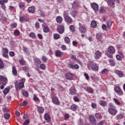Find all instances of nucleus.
Instances as JSON below:
<instances>
[{
  "label": "nucleus",
  "instance_id": "f257e3e1",
  "mask_svg": "<svg viewBox=\"0 0 125 125\" xmlns=\"http://www.w3.org/2000/svg\"><path fill=\"white\" fill-rule=\"evenodd\" d=\"M115 53V48L113 46L108 47V50L105 51V54L109 58H113V54Z\"/></svg>",
  "mask_w": 125,
  "mask_h": 125
},
{
  "label": "nucleus",
  "instance_id": "f03ea898",
  "mask_svg": "<svg viewBox=\"0 0 125 125\" xmlns=\"http://www.w3.org/2000/svg\"><path fill=\"white\" fill-rule=\"evenodd\" d=\"M15 84L16 89V90H17V91H19L20 89H22V88L24 87V82L23 81L19 83H18V82L17 81L15 83Z\"/></svg>",
  "mask_w": 125,
  "mask_h": 125
},
{
  "label": "nucleus",
  "instance_id": "7ed1b4c3",
  "mask_svg": "<svg viewBox=\"0 0 125 125\" xmlns=\"http://www.w3.org/2000/svg\"><path fill=\"white\" fill-rule=\"evenodd\" d=\"M89 65L93 71H98L99 67L96 63L93 62H90Z\"/></svg>",
  "mask_w": 125,
  "mask_h": 125
},
{
  "label": "nucleus",
  "instance_id": "20e7f679",
  "mask_svg": "<svg viewBox=\"0 0 125 125\" xmlns=\"http://www.w3.org/2000/svg\"><path fill=\"white\" fill-rule=\"evenodd\" d=\"M114 90L118 95L122 96L124 94V92H123V90L121 89L120 86H117L114 87Z\"/></svg>",
  "mask_w": 125,
  "mask_h": 125
},
{
  "label": "nucleus",
  "instance_id": "39448f33",
  "mask_svg": "<svg viewBox=\"0 0 125 125\" xmlns=\"http://www.w3.org/2000/svg\"><path fill=\"white\" fill-rule=\"evenodd\" d=\"M108 113L112 116H116L117 113H118V110L114 108H108Z\"/></svg>",
  "mask_w": 125,
  "mask_h": 125
},
{
  "label": "nucleus",
  "instance_id": "423d86ee",
  "mask_svg": "<svg viewBox=\"0 0 125 125\" xmlns=\"http://www.w3.org/2000/svg\"><path fill=\"white\" fill-rule=\"evenodd\" d=\"M91 7L94 11H97V10H98L99 9V6L98 5V4L95 2H93L91 4Z\"/></svg>",
  "mask_w": 125,
  "mask_h": 125
},
{
  "label": "nucleus",
  "instance_id": "0eeeda50",
  "mask_svg": "<svg viewBox=\"0 0 125 125\" xmlns=\"http://www.w3.org/2000/svg\"><path fill=\"white\" fill-rule=\"evenodd\" d=\"M0 81L2 82L3 85H5L7 83V78L2 75H1L0 76Z\"/></svg>",
  "mask_w": 125,
  "mask_h": 125
},
{
  "label": "nucleus",
  "instance_id": "6e6552de",
  "mask_svg": "<svg viewBox=\"0 0 125 125\" xmlns=\"http://www.w3.org/2000/svg\"><path fill=\"white\" fill-rule=\"evenodd\" d=\"M52 102L55 105H60V102L58 100V98L56 96L52 97Z\"/></svg>",
  "mask_w": 125,
  "mask_h": 125
},
{
  "label": "nucleus",
  "instance_id": "1a4fd4ad",
  "mask_svg": "<svg viewBox=\"0 0 125 125\" xmlns=\"http://www.w3.org/2000/svg\"><path fill=\"white\" fill-rule=\"evenodd\" d=\"M79 32H80L81 34H85L86 33V27H85V25L80 26Z\"/></svg>",
  "mask_w": 125,
  "mask_h": 125
},
{
  "label": "nucleus",
  "instance_id": "9d476101",
  "mask_svg": "<svg viewBox=\"0 0 125 125\" xmlns=\"http://www.w3.org/2000/svg\"><path fill=\"white\" fill-rule=\"evenodd\" d=\"M69 94L71 95H77V89L74 87H71L69 89Z\"/></svg>",
  "mask_w": 125,
  "mask_h": 125
},
{
  "label": "nucleus",
  "instance_id": "9b49d317",
  "mask_svg": "<svg viewBox=\"0 0 125 125\" xmlns=\"http://www.w3.org/2000/svg\"><path fill=\"white\" fill-rule=\"evenodd\" d=\"M65 31V28L63 25H60L58 27V32L59 34H63Z\"/></svg>",
  "mask_w": 125,
  "mask_h": 125
},
{
  "label": "nucleus",
  "instance_id": "f8f14e48",
  "mask_svg": "<svg viewBox=\"0 0 125 125\" xmlns=\"http://www.w3.org/2000/svg\"><path fill=\"white\" fill-rule=\"evenodd\" d=\"M44 120H46V122H47V123H50L51 119L50 118V116H49V114L48 113H45L44 115Z\"/></svg>",
  "mask_w": 125,
  "mask_h": 125
},
{
  "label": "nucleus",
  "instance_id": "ddd939ff",
  "mask_svg": "<svg viewBox=\"0 0 125 125\" xmlns=\"http://www.w3.org/2000/svg\"><path fill=\"white\" fill-rule=\"evenodd\" d=\"M90 119V123H92L93 124V125H96V119H95V117H94V116L91 115L89 117Z\"/></svg>",
  "mask_w": 125,
  "mask_h": 125
},
{
  "label": "nucleus",
  "instance_id": "4468645a",
  "mask_svg": "<svg viewBox=\"0 0 125 125\" xmlns=\"http://www.w3.org/2000/svg\"><path fill=\"white\" fill-rule=\"evenodd\" d=\"M115 73L118 76L119 78H123V77H124V73H123L122 71L115 70Z\"/></svg>",
  "mask_w": 125,
  "mask_h": 125
},
{
  "label": "nucleus",
  "instance_id": "2eb2a0df",
  "mask_svg": "<svg viewBox=\"0 0 125 125\" xmlns=\"http://www.w3.org/2000/svg\"><path fill=\"white\" fill-rule=\"evenodd\" d=\"M55 52L56 57H61L63 55V52L59 50H56Z\"/></svg>",
  "mask_w": 125,
  "mask_h": 125
},
{
  "label": "nucleus",
  "instance_id": "dca6fc26",
  "mask_svg": "<svg viewBox=\"0 0 125 125\" xmlns=\"http://www.w3.org/2000/svg\"><path fill=\"white\" fill-rule=\"evenodd\" d=\"M64 19L65 22H66V23H68V24H71L72 23V21H73V20H72V18L69 16L66 17L65 18H64Z\"/></svg>",
  "mask_w": 125,
  "mask_h": 125
},
{
  "label": "nucleus",
  "instance_id": "f3484780",
  "mask_svg": "<svg viewBox=\"0 0 125 125\" xmlns=\"http://www.w3.org/2000/svg\"><path fill=\"white\" fill-rule=\"evenodd\" d=\"M107 4L110 7H115V2H114V0H108Z\"/></svg>",
  "mask_w": 125,
  "mask_h": 125
},
{
  "label": "nucleus",
  "instance_id": "a211bd4d",
  "mask_svg": "<svg viewBox=\"0 0 125 125\" xmlns=\"http://www.w3.org/2000/svg\"><path fill=\"white\" fill-rule=\"evenodd\" d=\"M71 60H73V61H76V62H78V63H79V64H81L82 63L81 62V61L79 59H77V57L76 56L72 55L71 57Z\"/></svg>",
  "mask_w": 125,
  "mask_h": 125
},
{
  "label": "nucleus",
  "instance_id": "6ab92c4d",
  "mask_svg": "<svg viewBox=\"0 0 125 125\" xmlns=\"http://www.w3.org/2000/svg\"><path fill=\"white\" fill-rule=\"evenodd\" d=\"M95 59H99V58H100V56H101V52L99 51H97L95 52Z\"/></svg>",
  "mask_w": 125,
  "mask_h": 125
},
{
  "label": "nucleus",
  "instance_id": "aec40b11",
  "mask_svg": "<svg viewBox=\"0 0 125 125\" xmlns=\"http://www.w3.org/2000/svg\"><path fill=\"white\" fill-rule=\"evenodd\" d=\"M65 78L67 79V80H72L73 78V74L71 73H67L65 75Z\"/></svg>",
  "mask_w": 125,
  "mask_h": 125
},
{
  "label": "nucleus",
  "instance_id": "412c9836",
  "mask_svg": "<svg viewBox=\"0 0 125 125\" xmlns=\"http://www.w3.org/2000/svg\"><path fill=\"white\" fill-rule=\"evenodd\" d=\"M107 10V8L104 6H102L100 9V14L105 13Z\"/></svg>",
  "mask_w": 125,
  "mask_h": 125
},
{
  "label": "nucleus",
  "instance_id": "4be33fe9",
  "mask_svg": "<svg viewBox=\"0 0 125 125\" xmlns=\"http://www.w3.org/2000/svg\"><path fill=\"white\" fill-rule=\"evenodd\" d=\"M38 111L39 114H43L44 112V108L42 106H38Z\"/></svg>",
  "mask_w": 125,
  "mask_h": 125
},
{
  "label": "nucleus",
  "instance_id": "5701e85b",
  "mask_svg": "<svg viewBox=\"0 0 125 125\" xmlns=\"http://www.w3.org/2000/svg\"><path fill=\"white\" fill-rule=\"evenodd\" d=\"M99 104L101 106H103V107H105V106L107 105V102L104 100H101L99 102Z\"/></svg>",
  "mask_w": 125,
  "mask_h": 125
},
{
  "label": "nucleus",
  "instance_id": "b1692460",
  "mask_svg": "<svg viewBox=\"0 0 125 125\" xmlns=\"http://www.w3.org/2000/svg\"><path fill=\"white\" fill-rule=\"evenodd\" d=\"M97 39L98 41H102L103 39V35L102 33H98L96 34Z\"/></svg>",
  "mask_w": 125,
  "mask_h": 125
},
{
  "label": "nucleus",
  "instance_id": "393cba45",
  "mask_svg": "<svg viewBox=\"0 0 125 125\" xmlns=\"http://www.w3.org/2000/svg\"><path fill=\"white\" fill-rule=\"evenodd\" d=\"M96 26H97V22H96V21H92L91 22V27H92V28H96Z\"/></svg>",
  "mask_w": 125,
  "mask_h": 125
},
{
  "label": "nucleus",
  "instance_id": "a878e982",
  "mask_svg": "<svg viewBox=\"0 0 125 125\" xmlns=\"http://www.w3.org/2000/svg\"><path fill=\"white\" fill-rule=\"evenodd\" d=\"M108 61L110 66H112V67H114V66H116V62H115V61H114V60L109 59Z\"/></svg>",
  "mask_w": 125,
  "mask_h": 125
},
{
  "label": "nucleus",
  "instance_id": "bb28decb",
  "mask_svg": "<svg viewBox=\"0 0 125 125\" xmlns=\"http://www.w3.org/2000/svg\"><path fill=\"white\" fill-rule=\"evenodd\" d=\"M12 73L14 76H17V70L16 69V66L12 67Z\"/></svg>",
  "mask_w": 125,
  "mask_h": 125
},
{
  "label": "nucleus",
  "instance_id": "cd10ccee",
  "mask_svg": "<svg viewBox=\"0 0 125 125\" xmlns=\"http://www.w3.org/2000/svg\"><path fill=\"white\" fill-rule=\"evenodd\" d=\"M70 109H71L72 111H76L78 110V106L76 104H72L71 105Z\"/></svg>",
  "mask_w": 125,
  "mask_h": 125
},
{
  "label": "nucleus",
  "instance_id": "c85d7f7f",
  "mask_svg": "<svg viewBox=\"0 0 125 125\" xmlns=\"http://www.w3.org/2000/svg\"><path fill=\"white\" fill-rule=\"evenodd\" d=\"M56 21L57 23H62V21H63V19L61 16H58L56 18Z\"/></svg>",
  "mask_w": 125,
  "mask_h": 125
},
{
  "label": "nucleus",
  "instance_id": "c756f323",
  "mask_svg": "<svg viewBox=\"0 0 125 125\" xmlns=\"http://www.w3.org/2000/svg\"><path fill=\"white\" fill-rule=\"evenodd\" d=\"M86 91L88 93H93V89L90 87H87L86 89Z\"/></svg>",
  "mask_w": 125,
  "mask_h": 125
},
{
  "label": "nucleus",
  "instance_id": "7c9ffc66",
  "mask_svg": "<svg viewBox=\"0 0 125 125\" xmlns=\"http://www.w3.org/2000/svg\"><path fill=\"white\" fill-rule=\"evenodd\" d=\"M43 31L44 33H49V32H50V29L49 27L44 26L43 29Z\"/></svg>",
  "mask_w": 125,
  "mask_h": 125
},
{
  "label": "nucleus",
  "instance_id": "2f4dec72",
  "mask_svg": "<svg viewBox=\"0 0 125 125\" xmlns=\"http://www.w3.org/2000/svg\"><path fill=\"white\" fill-rule=\"evenodd\" d=\"M124 116H125V114L124 113H122V114H118L117 116V120H122V119H123Z\"/></svg>",
  "mask_w": 125,
  "mask_h": 125
},
{
  "label": "nucleus",
  "instance_id": "473e14b6",
  "mask_svg": "<svg viewBox=\"0 0 125 125\" xmlns=\"http://www.w3.org/2000/svg\"><path fill=\"white\" fill-rule=\"evenodd\" d=\"M95 118H96L97 120H100L102 119V116H101V114L99 113H96L95 115Z\"/></svg>",
  "mask_w": 125,
  "mask_h": 125
},
{
  "label": "nucleus",
  "instance_id": "72a5a7b5",
  "mask_svg": "<svg viewBox=\"0 0 125 125\" xmlns=\"http://www.w3.org/2000/svg\"><path fill=\"white\" fill-rule=\"evenodd\" d=\"M34 62H35V64H36V65H40V64H42V61H41L39 59H35L34 60Z\"/></svg>",
  "mask_w": 125,
  "mask_h": 125
},
{
  "label": "nucleus",
  "instance_id": "f704fd0d",
  "mask_svg": "<svg viewBox=\"0 0 125 125\" xmlns=\"http://www.w3.org/2000/svg\"><path fill=\"white\" fill-rule=\"evenodd\" d=\"M4 3H6L5 2H2L1 3L0 2V4H1V8L3 9V10L5 11V10H6V9H5L6 8V7H5V5L4 4Z\"/></svg>",
  "mask_w": 125,
  "mask_h": 125
},
{
  "label": "nucleus",
  "instance_id": "c9c22d12",
  "mask_svg": "<svg viewBox=\"0 0 125 125\" xmlns=\"http://www.w3.org/2000/svg\"><path fill=\"white\" fill-rule=\"evenodd\" d=\"M54 40H58L60 39V35L57 33L54 34Z\"/></svg>",
  "mask_w": 125,
  "mask_h": 125
},
{
  "label": "nucleus",
  "instance_id": "e433bc0d",
  "mask_svg": "<svg viewBox=\"0 0 125 125\" xmlns=\"http://www.w3.org/2000/svg\"><path fill=\"white\" fill-rule=\"evenodd\" d=\"M33 100L35 101V102H38V101H40V99L37 96V95L34 94Z\"/></svg>",
  "mask_w": 125,
  "mask_h": 125
},
{
  "label": "nucleus",
  "instance_id": "4c0bfd02",
  "mask_svg": "<svg viewBox=\"0 0 125 125\" xmlns=\"http://www.w3.org/2000/svg\"><path fill=\"white\" fill-rule=\"evenodd\" d=\"M42 60L44 62V63H46V62L47 60H48V59L45 56H42Z\"/></svg>",
  "mask_w": 125,
  "mask_h": 125
},
{
  "label": "nucleus",
  "instance_id": "58836bf2",
  "mask_svg": "<svg viewBox=\"0 0 125 125\" xmlns=\"http://www.w3.org/2000/svg\"><path fill=\"white\" fill-rule=\"evenodd\" d=\"M113 100L114 102L117 104V105H119V106L122 105V104L119 101V100L116 98H114Z\"/></svg>",
  "mask_w": 125,
  "mask_h": 125
},
{
  "label": "nucleus",
  "instance_id": "ea45409f",
  "mask_svg": "<svg viewBox=\"0 0 125 125\" xmlns=\"http://www.w3.org/2000/svg\"><path fill=\"white\" fill-rule=\"evenodd\" d=\"M19 62L22 66H24V65H25V63H26V62L23 59L20 60Z\"/></svg>",
  "mask_w": 125,
  "mask_h": 125
},
{
  "label": "nucleus",
  "instance_id": "a19ab883",
  "mask_svg": "<svg viewBox=\"0 0 125 125\" xmlns=\"http://www.w3.org/2000/svg\"><path fill=\"white\" fill-rule=\"evenodd\" d=\"M70 14L73 17H76V15H77V12L73 10L71 11Z\"/></svg>",
  "mask_w": 125,
  "mask_h": 125
},
{
  "label": "nucleus",
  "instance_id": "79ce46f5",
  "mask_svg": "<svg viewBox=\"0 0 125 125\" xmlns=\"http://www.w3.org/2000/svg\"><path fill=\"white\" fill-rule=\"evenodd\" d=\"M64 42L66 43H69L70 42V38L68 37H65L64 38Z\"/></svg>",
  "mask_w": 125,
  "mask_h": 125
},
{
  "label": "nucleus",
  "instance_id": "37998d69",
  "mask_svg": "<svg viewBox=\"0 0 125 125\" xmlns=\"http://www.w3.org/2000/svg\"><path fill=\"white\" fill-rule=\"evenodd\" d=\"M69 29H70V31H71V32H72L73 33L74 32H75V26H74V25H70Z\"/></svg>",
  "mask_w": 125,
  "mask_h": 125
},
{
  "label": "nucleus",
  "instance_id": "c03bdc74",
  "mask_svg": "<svg viewBox=\"0 0 125 125\" xmlns=\"http://www.w3.org/2000/svg\"><path fill=\"white\" fill-rule=\"evenodd\" d=\"M3 68H4V64L2 61L0 60V69H3Z\"/></svg>",
  "mask_w": 125,
  "mask_h": 125
},
{
  "label": "nucleus",
  "instance_id": "a18cd8bd",
  "mask_svg": "<svg viewBox=\"0 0 125 125\" xmlns=\"http://www.w3.org/2000/svg\"><path fill=\"white\" fill-rule=\"evenodd\" d=\"M26 17H21L20 18V22H23L24 21H26Z\"/></svg>",
  "mask_w": 125,
  "mask_h": 125
},
{
  "label": "nucleus",
  "instance_id": "49530a36",
  "mask_svg": "<svg viewBox=\"0 0 125 125\" xmlns=\"http://www.w3.org/2000/svg\"><path fill=\"white\" fill-rule=\"evenodd\" d=\"M69 17V13L68 12V11H65L63 13V18H65L66 17Z\"/></svg>",
  "mask_w": 125,
  "mask_h": 125
},
{
  "label": "nucleus",
  "instance_id": "de8ad7c7",
  "mask_svg": "<svg viewBox=\"0 0 125 125\" xmlns=\"http://www.w3.org/2000/svg\"><path fill=\"white\" fill-rule=\"evenodd\" d=\"M9 91V88H5L3 91V92L4 94H7L8 93V92Z\"/></svg>",
  "mask_w": 125,
  "mask_h": 125
},
{
  "label": "nucleus",
  "instance_id": "09e8293b",
  "mask_svg": "<svg viewBox=\"0 0 125 125\" xmlns=\"http://www.w3.org/2000/svg\"><path fill=\"white\" fill-rule=\"evenodd\" d=\"M14 34L15 36H19V35H20V31H19L18 30H16L14 32Z\"/></svg>",
  "mask_w": 125,
  "mask_h": 125
},
{
  "label": "nucleus",
  "instance_id": "8fccbe9b",
  "mask_svg": "<svg viewBox=\"0 0 125 125\" xmlns=\"http://www.w3.org/2000/svg\"><path fill=\"white\" fill-rule=\"evenodd\" d=\"M108 72H109V71L108 70V69L104 68V69L102 71L101 73L102 74H107V73H108Z\"/></svg>",
  "mask_w": 125,
  "mask_h": 125
},
{
  "label": "nucleus",
  "instance_id": "3c124183",
  "mask_svg": "<svg viewBox=\"0 0 125 125\" xmlns=\"http://www.w3.org/2000/svg\"><path fill=\"white\" fill-rule=\"evenodd\" d=\"M123 57L120 56L119 55H116V59L117 60H119V61H122L123 60Z\"/></svg>",
  "mask_w": 125,
  "mask_h": 125
},
{
  "label": "nucleus",
  "instance_id": "603ef678",
  "mask_svg": "<svg viewBox=\"0 0 125 125\" xmlns=\"http://www.w3.org/2000/svg\"><path fill=\"white\" fill-rule=\"evenodd\" d=\"M4 117L5 119H6V120H8V119L10 118V115H9V114L8 113H6L4 115Z\"/></svg>",
  "mask_w": 125,
  "mask_h": 125
},
{
  "label": "nucleus",
  "instance_id": "864d4df0",
  "mask_svg": "<svg viewBox=\"0 0 125 125\" xmlns=\"http://www.w3.org/2000/svg\"><path fill=\"white\" fill-rule=\"evenodd\" d=\"M23 71H25V73H27L29 71V68L27 66H24L22 67Z\"/></svg>",
  "mask_w": 125,
  "mask_h": 125
},
{
  "label": "nucleus",
  "instance_id": "5fc2aeb1",
  "mask_svg": "<svg viewBox=\"0 0 125 125\" xmlns=\"http://www.w3.org/2000/svg\"><path fill=\"white\" fill-rule=\"evenodd\" d=\"M22 95H23L24 96H25V97H27V96L29 95V94L28 93V92L27 91H23L22 92Z\"/></svg>",
  "mask_w": 125,
  "mask_h": 125
},
{
  "label": "nucleus",
  "instance_id": "6e6d98bb",
  "mask_svg": "<svg viewBox=\"0 0 125 125\" xmlns=\"http://www.w3.org/2000/svg\"><path fill=\"white\" fill-rule=\"evenodd\" d=\"M2 50H3V53H8V49H7V48H2Z\"/></svg>",
  "mask_w": 125,
  "mask_h": 125
},
{
  "label": "nucleus",
  "instance_id": "4d7b16f0",
  "mask_svg": "<svg viewBox=\"0 0 125 125\" xmlns=\"http://www.w3.org/2000/svg\"><path fill=\"white\" fill-rule=\"evenodd\" d=\"M40 69H42V70H45V65L44 64L42 63L40 65Z\"/></svg>",
  "mask_w": 125,
  "mask_h": 125
},
{
  "label": "nucleus",
  "instance_id": "13d9d810",
  "mask_svg": "<svg viewBox=\"0 0 125 125\" xmlns=\"http://www.w3.org/2000/svg\"><path fill=\"white\" fill-rule=\"evenodd\" d=\"M79 4L78 2L74 1L73 3V6H74V7H77L79 6Z\"/></svg>",
  "mask_w": 125,
  "mask_h": 125
},
{
  "label": "nucleus",
  "instance_id": "bf43d9fd",
  "mask_svg": "<svg viewBox=\"0 0 125 125\" xmlns=\"http://www.w3.org/2000/svg\"><path fill=\"white\" fill-rule=\"evenodd\" d=\"M73 100L75 102H80V99L78 98V97L77 96H74L73 97Z\"/></svg>",
  "mask_w": 125,
  "mask_h": 125
},
{
  "label": "nucleus",
  "instance_id": "052dcab7",
  "mask_svg": "<svg viewBox=\"0 0 125 125\" xmlns=\"http://www.w3.org/2000/svg\"><path fill=\"white\" fill-rule=\"evenodd\" d=\"M27 102L26 101H24L21 104V106H26L27 104Z\"/></svg>",
  "mask_w": 125,
  "mask_h": 125
},
{
  "label": "nucleus",
  "instance_id": "680f3d73",
  "mask_svg": "<svg viewBox=\"0 0 125 125\" xmlns=\"http://www.w3.org/2000/svg\"><path fill=\"white\" fill-rule=\"evenodd\" d=\"M11 28L14 29V28H16L17 27V24L16 23H12L11 25Z\"/></svg>",
  "mask_w": 125,
  "mask_h": 125
},
{
  "label": "nucleus",
  "instance_id": "e2e57ef3",
  "mask_svg": "<svg viewBox=\"0 0 125 125\" xmlns=\"http://www.w3.org/2000/svg\"><path fill=\"white\" fill-rule=\"evenodd\" d=\"M112 21L111 20H109L108 21V23H107V27H111V26H112Z\"/></svg>",
  "mask_w": 125,
  "mask_h": 125
},
{
  "label": "nucleus",
  "instance_id": "0e129e2a",
  "mask_svg": "<svg viewBox=\"0 0 125 125\" xmlns=\"http://www.w3.org/2000/svg\"><path fill=\"white\" fill-rule=\"evenodd\" d=\"M30 123V120L29 119L26 120L23 124V125H28Z\"/></svg>",
  "mask_w": 125,
  "mask_h": 125
},
{
  "label": "nucleus",
  "instance_id": "69168bd1",
  "mask_svg": "<svg viewBox=\"0 0 125 125\" xmlns=\"http://www.w3.org/2000/svg\"><path fill=\"white\" fill-rule=\"evenodd\" d=\"M19 6L20 8H23L25 6V4L24 3H20Z\"/></svg>",
  "mask_w": 125,
  "mask_h": 125
},
{
  "label": "nucleus",
  "instance_id": "338daca9",
  "mask_svg": "<svg viewBox=\"0 0 125 125\" xmlns=\"http://www.w3.org/2000/svg\"><path fill=\"white\" fill-rule=\"evenodd\" d=\"M8 53H3L2 54V56L3 57H4L5 58H8Z\"/></svg>",
  "mask_w": 125,
  "mask_h": 125
},
{
  "label": "nucleus",
  "instance_id": "774afa93",
  "mask_svg": "<svg viewBox=\"0 0 125 125\" xmlns=\"http://www.w3.org/2000/svg\"><path fill=\"white\" fill-rule=\"evenodd\" d=\"M79 125H83V120L82 119H80L79 120V122L78 123Z\"/></svg>",
  "mask_w": 125,
  "mask_h": 125
}]
</instances>
